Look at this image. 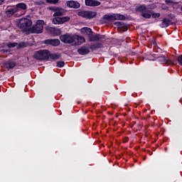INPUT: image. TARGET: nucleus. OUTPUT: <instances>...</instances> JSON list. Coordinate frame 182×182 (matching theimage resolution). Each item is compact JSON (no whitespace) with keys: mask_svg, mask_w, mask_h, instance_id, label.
Listing matches in <instances>:
<instances>
[{"mask_svg":"<svg viewBox=\"0 0 182 182\" xmlns=\"http://www.w3.org/2000/svg\"><path fill=\"white\" fill-rule=\"evenodd\" d=\"M16 26L21 29L23 32H29L32 26V21L28 18H23L16 21Z\"/></svg>","mask_w":182,"mask_h":182,"instance_id":"1","label":"nucleus"},{"mask_svg":"<svg viewBox=\"0 0 182 182\" xmlns=\"http://www.w3.org/2000/svg\"><path fill=\"white\" fill-rule=\"evenodd\" d=\"M45 22L42 20H38L33 27L30 28V33H42L43 31V24Z\"/></svg>","mask_w":182,"mask_h":182,"instance_id":"2","label":"nucleus"},{"mask_svg":"<svg viewBox=\"0 0 182 182\" xmlns=\"http://www.w3.org/2000/svg\"><path fill=\"white\" fill-rule=\"evenodd\" d=\"M33 58L37 60H48L49 59V51L47 50H40L36 52Z\"/></svg>","mask_w":182,"mask_h":182,"instance_id":"3","label":"nucleus"},{"mask_svg":"<svg viewBox=\"0 0 182 182\" xmlns=\"http://www.w3.org/2000/svg\"><path fill=\"white\" fill-rule=\"evenodd\" d=\"M48 11H51V12H53V16H63V15H65L66 10H65L62 7L58 6H50L47 9Z\"/></svg>","mask_w":182,"mask_h":182,"instance_id":"4","label":"nucleus"},{"mask_svg":"<svg viewBox=\"0 0 182 182\" xmlns=\"http://www.w3.org/2000/svg\"><path fill=\"white\" fill-rule=\"evenodd\" d=\"M78 16H82V18H85V19H93L97 14L95 11H81L78 12Z\"/></svg>","mask_w":182,"mask_h":182,"instance_id":"5","label":"nucleus"},{"mask_svg":"<svg viewBox=\"0 0 182 182\" xmlns=\"http://www.w3.org/2000/svg\"><path fill=\"white\" fill-rule=\"evenodd\" d=\"M75 38H76L75 35L67 33L61 36L60 39V41L63 42L64 43H73V42H75Z\"/></svg>","mask_w":182,"mask_h":182,"instance_id":"6","label":"nucleus"},{"mask_svg":"<svg viewBox=\"0 0 182 182\" xmlns=\"http://www.w3.org/2000/svg\"><path fill=\"white\" fill-rule=\"evenodd\" d=\"M105 18L116 21H124V19H126V17H124V16L122 14H112L110 16H105Z\"/></svg>","mask_w":182,"mask_h":182,"instance_id":"7","label":"nucleus"},{"mask_svg":"<svg viewBox=\"0 0 182 182\" xmlns=\"http://www.w3.org/2000/svg\"><path fill=\"white\" fill-rule=\"evenodd\" d=\"M159 62L164 63V65H174V61L173 60H170V58H167L164 55L159 57Z\"/></svg>","mask_w":182,"mask_h":182,"instance_id":"8","label":"nucleus"},{"mask_svg":"<svg viewBox=\"0 0 182 182\" xmlns=\"http://www.w3.org/2000/svg\"><path fill=\"white\" fill-rule=\"evenodd\" d=\"M102 3L100 1H97V0H85L86 6H99Z\"/></svg>","mask_w":182,"mask_h":182,"instance_id":"9","label":"nucleus"},{"mask_svg":"<svg viewBox=\"0 0 182 182\" xmlns=\"http://www.w3.org/2000/svg\"><path fill=\"white\" fill-rule=\"evenodd\" d=\"M46 29L52 35H60L61 33L60 29L55 27L47 26Z\"/></svg>","mask_w":182,"mask_h":182,"instance_id":"10","label":"nucleus"},{"mask_svg":"<svg viewBox=\"0 0 182 182\" xmlns=\"http://www.w3.org/2000/svg\"><path fill=\"white\" fill-rule=\"evenodd\" d=\"M66 4L68 8H74L75 9H77L80 6V4L76 1H67Z\"/></svg>","mask_w":182,"mask_h":182,"instance_id":"11","label":"nucleus"},{"mask_svg":"<svg viewBox=\"0 0 182 182\" xmlns=\"http://www.w3.org/2000/svg\"><path fill=\"white\" fill-rule=\"evenodd\" d=\"M92 33V28H90L83 27L82 28H81V33L82 35H84V36H87V38H89Z\"/></svg>","mask_w":182,"mask_h":182,"instance_id":"12","label":"nucleus"},{"mask_svg":"<svg viewBox=\"0 0 182 182\" xmlns=\"http://www.w3.org/2000/svg\"><path fill=\"white\" fill-rule=\"evenodd\" d=\"M45 43L47 45H52V46H58L60 43V41L59 39H50L46 40Z\"/></svg>","mask_w":182,"mask_h":182,"instance_id":"13","label":"nucleus"},{"mask_svg":"<svg viewBox=\"0 0 182 182\" xmlns=\"http://www.w3.org/2000/svg\"><path fill=\"white\" fill-rule=\"evenodd\" d=\"M77 52L80 55H87L90 51L87 47H81L77 50Z\"/></svg>","mask_w":182,"mask_h":182,"instance_id":"14","label":"nucleus"},{"mask_svg":"<svg viewBox=\"0 0 182 182\" xmlns=\"http://www.w3.org/2000/svg\"><path fill=\"white\" fill-rule=\"evenodd\" d=\"M90 42H96V41H99V34H93V32L88 37Z\"/></svg>","mask_w":182,"mask_h":182,"instance_id":"15","label":"nucleus"},{"mask_svg":"<svg viewBox=\"0 0 182 182\" xmlns=\"http://www.w3.org/2000/svg\"><path fill=\"white\" fill-rule=\"evenodd\" d=\"M118 25V31L121 32H126L127 31V26L125 24H123L122 22L117 23Z\"/></svg>","mask_w":182,"mask_h":182,"instance_id":"16","label":"nucleus"},{"mask_svg":"<svg viewBox=\"0 0 182 182\" xmlns=\"http://www.w3.org/2000/svg\"><path fill=\"white\" fill-rule=\"evenodd\" d=\"M52 23H53V25H62V20L60 16L54 17L52 19Z\"/></svg>","mask_w":182,"mask_h":182,"instance_id":"17","label":"nucleus"},{"mask_svg":"<svg viewBox=\"0 0 182 182\" xmlns=\"http://www.w3.org/2000/svg\"><path fill=\"white\" fill-rule=\"evenodd\" d=\"M169 26H170V20L167 18H164L162 20V23L160 25L161 28H167Z\"/></svg>","mask_w":182,"mask_h":182,"instance_id":"18","label":"nucleus"},{"mask_svg":"<svg viewBox=\"0 0 182 182\" xmlns=\"http://www.w3.org/2000/svg\"><path fill=\"white\" fill-rule=\"evenodd\" d=\"M75 42L77 41L78 45H81V43H85V38L82 36H76V35H75Z\"/></svg>","mask_w":182,"mask_h":182,"instance_id":"19","label":"nucleus"},{"mask_svg":"<svg viewBox=\"0 0 182 182\" xmlns=\"http://www.w3.org/2000/svg\"><path fill=\"white\" fill-rule=\"evenodd\" d=\"M4 68H6V69H12L15 68V63L11 61L6 62L4 63Z\"/></svg>","mask_w":182,"mask_h":182,"instance_id":"20","label":"nucleus"},{"mask_svg":"<svg viewBox=\"0 0 182 182\" xmlns=\"http://www.w3.org/2000/svg\"><path fill=\"white\" fill-rule=\"evenodd\" d=\"M101 48H103L102 43H94L90 46V49H101Z\"/></svg>","mask_w":182,"mask_h":182,"instance_id":"21","label":"nucleus"},{"mask_svg":"<svg viewBox=\"0 0 182 182\" xmlns=\"http://www.w3.org/2000/svg\"><path fill=\"white\" fill-rule=\"evenodd\" d=\"M136 12H141V14H144L147 11V8H146V6H139L136 7Z\"/></svg>","mask_w":182,"mask_h":182,"instance_id":"22","label":"nucleus"},{"mask_svg":"<svg viewBox=\"0 0 182 182\" xmlns=\"http://www.w3.org/2000/svg\"><path fill=\"white\" fill-rule=\"evenodd\" d=\"M61 18V23L63 25V23H66V22H69L70 21V17L69 16L60 17Z\"/></svg>","mask_w":182,"mask_h":182,"instance_id":"23","label":"nucleus"},{"mask_svg":"<svg viewBox=\"0 0 182 182\" xmlns=\"http://www.w3.org/2000/svg\"><path fill=\"white\" fill-rule=\"evenodd\" d=\"M49 56L53 60H57V59H59L60 58V54H49Z\"/></svg>","mask_w":182,"mask_h":182,"instance_id":"24","label":"nucleus"},{"mask_svg":"<svg viewBox=\"0 0 182 182\" xmlns=\"http://www.w3.org/2000/svg\"><path fill=\"white\" fill-rule=\"evenodd\" d=\"M46 4H50V5H56L58 4L59 0H46Z\"/></svg>","mask_w":182,"mask_h":182,"instance_id":"25","label":"nucleus"},{"mask_svg":"<svg viewBox=\"0 0 182 182\" xmlns=\"http://www.w3.org/2000/svg\"><path fill=\"white\" fill-rule=\"evenodd\" d=\"M16 7L19 8L20 9H26V4H25L24 3H20L16 4Z\"/></svg>","mask_w":182,"mask_h":182,"instance_id":"26","label":"nucleus"},{"mask_svg":"<svg viewBox=\"0 0 182 182\" xmlns=\"http://www.w3.org/2000/svg\"><path fill=\"white\" fill-rule=\"evenodd\" d=\"M6 46H7V48H15V46H18V43H6Z\"/></svg>","mask_w":182,"mask_h":182,"instance_id":"27","label":"nucleus"},{"mask_svg":"<svg viewBox=\"0 0 182 182\" xmlns=\"http://www.w3.org/2000/svg\"><path fill=\"white\" fill-rule=\"evenodd\" d=\"M141 16H143V18H146V19H150V18H151V15L149 13H141Z\"/></svg>","mask_w":182,"mask_h":182,"instance_id":"28","label":"nucleus"},{"mask_svg":"<svg viewBox=\"0 0 182 182\" xmlns=\"http://www.w3.org/2000/svg\"><path fill=\"white\" fill-rule=\"evenodd\" d=\"M165 2L167 5H174V4H177L174 0H166Z\"/></svg>","mask_w":182,"mask_h":182,"instance_id":"29","label":"nucleus"},{"mask_svg":"<svg viewBox=\"0 0 182 182\" xmlns=\"http://www.w3.org/2000/svg\"><path fill=\"white\" fill-rule=\"evenodd\" d=\"M57 66L58 68H63L65 66V62L64 61L57 62Z\"/></svg>","mask_w":182,"mask_h":182,"instance_id":"30","label":"nucleus"},{"mask_svg":"<svg viewBox=\"0 0 182 182\" xmlns=\"http://www.w3.org/2000/svg\"><path fill=\"white\" fill-rule=\"evenodd\" d=\"M6 14L9 16H12V15L15 14V11L14 10H9L7 11Z\"/></svg>","mask_w":182,"mask_h":182,"instance_id":"31","label":"nucleus"},{"mask_svg":"<svg viewBox=\"0 0 182 182\" xmlns=\"http://www.w3.org/2000/svg\"><path fill=\"white\" fill-rule=\"evenodd\" d=\"M152 18H160V14L154 13L152 14Z\"/></svg>","mask_w":182,"mask_h":182,"instance_id":"32","label":"nucleus"},{"mask_svg":"<svg viewBox=\"0 0 182 182\" xmlns=\"http://www.w3.org/2000/svg\"><path fill=\"white\" fill-rule=\"evenodd\" d=\"M177 60L180 65H182V55H180L179 57H178Z\"/></svg>","mask_w":182,"mask_h":182,"instance_id":"33","label":"nucleus"},{"mask_svg":"<svg viewBox=\"0 0 182 182\" xmlns=\"http://www.w3.org/2000/svg\"><path fill=\"white\" fill-rule=\"evenodd\" d=\"M102 39H105V36H102V35L99 34V41H100Z\"/></svg>","mask_w":182,"mask_h":182,"instance_id":"34","label":"nucleus"},{"mask_svg":"<svg viewBox=\"0 0 182 182\" xmlns=\"http://www.w3.org/2000/svg\"><path fill=\"white\" fill-rule=\"evenodd\" d=\"M18 48H23V43H20L18 45Z\"/></svg>","mask_w":182,"mask_h":182,"instance_id":"35","label":"nucleus"},{"mask_svg":"<svg viewBox=\"0 0 182 182\" xmlns=\"http://www.w3.org/2000/svg\"><path fill=\"white\" fill-rule=\"evenodd\" d=\"M5 0H0V5H2V4H4Z\"/></svg>","mask_w":182,"mask_h":182,"instance_id":"36","label":"nucleus"},{"mask_svg":"<svg viewBox=\"0 0 182 182\" xmlns=\"http://www.w3.org/2000/svg\"><path fill=\"white\" fill-rule=\"evenodd\" d=\"M40 4H45L43 1H40Z\"/></svg>","mask_w":182,"mask_h":182,"instance_id":"37","label":"nucleus"},{"mask_svg":"<svg viewBox=\"0 0 182 182\" xmlns=\"http://www.w3.org/2000/svg\"><path fill=\"white\" fill-rule=\"evenodd\" d=\"M181 11H182V6H181Z\"/></svg>","mask_w":182,"mask_h":182,"instance_id":"38","label":"nucleus"},{"mask_svg":"<svg viewBox=\"0 0 182 182\" xmlns=\"http://www.w3.org/2000/svg\"><path fill=\"white\" fill-rule=\"evenodd\" d=\"M100 1H105V0H100Z\"/></svg>","mask_w":182,"mask_h":182,"instance_id":"39","label":"nucleus"}]
</instances>
